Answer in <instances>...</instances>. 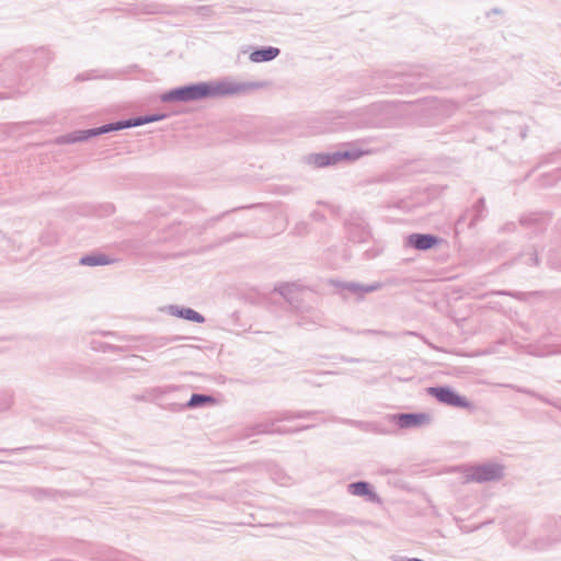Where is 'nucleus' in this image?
<instances>
[{"label": "nucleus", "mask_w": 561, "mask_h": 561, "mask_svg": "<svg viewBox=\"0 0 561 561\" xmlns=\"http://www.w3.org/2000/svg\"><path fill=\"white\" fill-rule=\"evenodd\" d=\"M10 404H11V401H10V400H8V401L5 402V404H4L3 407H1V409H2V410H7V409H9Z\"/></svg>", "instance_id": "e433bc0d"}, {"label": "nucleus", "mask_w": 561, "mask_h": 561, "mask_svg": "<svg viewBox=\"0 0 561 561\" xmlns=\"http://www.w3.org/2000/svg\"><path fill=\"white\" fill-rule=\"evenodd\" d=\"M400 561H424V560L419 559V558H402Z\"/></svg>", "instance_id": "f704fd0d"}, {"label": "nucleus", "mask_w": 561, "mask_h": 561, "mask_svg": "<svg viewBox=\"0 0 561 561\" xmlns=\"http://www.w3.org/2000/svg\"><path fill=\"white\" fill-rule=\"evenodd\" d=\"M180 339H181L180 336H174V337H171V339H167V340H165V342H164V344L170 343V342H173V341H178V340H180Z\"/></svg>", "instance_id": "c9c22d12"}, {"label": "nucleus", "mask_w": 561, "mask_h": 561, "mask_svg": "<svg viewBox=\"0 0 561 561\" xmlns=\"http://www.w3.org/2000/svg\"><path fill=\"white\" fill-rule=\"evenodd\" d=\"M146 116L148 123L159 122L168 117L164 113L148 114Z\"/></svg>", "instance_id": "5701e85b"}, {"label": "nucleus", "mask_w": 561, "mask_h": 561, "mask_svg": "<svg viewBox=\"0 0 561 561\" xmlns=\"http://www.w3.org/2000/svg\"><path fill=\"white\" fill-rule=\"evenodd\" d=\"M50 493H51V491H49V490H44V489H35V490L33 491V495H34L35 497H37V499H38V497H41L42 495H47V494H50Z\"/></svg>", "instance_id": "cd10ccee"}, {"label": "nucleus", "mask_w": 561, "mask_h": 561, "mask_svg": "<svg viewBox=\"0 0 561 561\" xmlns=\"http://www.w3.org/2000/svg\"><path fill=\"white\" fill-rule=\"evenodd\" d=\"M230 211H231V210H228V211L222 213L220 216H218V217L216 218V220L221 219L224 216H226V215H227L228 213H230Z\"/></svg>", "instance_id": "4c0bfd02"}, {"label": "nucleus", "mask_w": 561, "mask_h": 561, "mask_svg": "<svg viewBox=\"0 0 561 561\" xmlns=\"http://www.w3.org/2000/svg\"><path fill=\"white\" fill-rule=\"evenodd\" d=\"M340 286L343 290H347L348 293L356 296L357 299H363L366 294L377 291L382 288L381 283L363 285V284L354 283V282H345V283H342Z\"/></svg>", "instance_id": "f8f14e48"}, {"label": "nucleus", "mask_w": 561, "mask_h": 561, "mask_svg": "<svg viewBox=\"0 0 561 561\" xmlns=\"http://www.w3.org/2000/svg\"><path fill=\"white\" fill-rule=\"evenodd\" d=\"M442 242V239L432 233H411L405 238V245L419 251H427Z\"/></svg>", "instance_id": "6e6552de"}, {"label": "nucleus", "mask_w": 561, "mask_h": 561, "mask_svg": "<svg viewBox=\"0 0 561 561\" xmlns=\"http://www.w3.org/2000/svg\"><path fill=\"white\" fill-rule=\"evenodd\" d=\"M534 219L528 215V218H527V221H528V225L530 224V221H533Z\"/></svg>", "instance_id": "37998d69"}, {"label": "nucleus", "mask_w": 561, "mask_h": 561, "mask_svg": "<svg viewBox=\"0 0 561 561\" xmlns=\"http://www.w3.org/2000/svg\"><path fill=\"white\" fill-rule=\"evenodd\" d=\"M114 260L108 257L107 255L99 252H93L90 254H85L80 257L79 263L80 265L84 266H101V265H107L113 263Z\"/></svg>", "instance_id": "dca6fc26"}, {"label": "nucleus", "mask_w": 561, "mask_h": 561, "mask_svg": "<svg viewBox=\"0 0 561 561\" xmlns=\"http://www.w3.org/2000/svg\"><path fill=\"white\" fill-rule=\"evenodd\" d=\"M316 414H317V412H314V411H298L297 419H310Z\"/></svg>", "instance_id": "a878e982"}, {"label": "nucleus", "mask_w": 561, "mask_h": 561, "mask_svg": "<svg viewBox=\"0 0 561 561\" xmlns=\"http://www.w3.org/2000/svg\"><path fill=\"white\" fill-rule=\"evenodd\" d=\"M520 136H522L523 138H524V137H526V131L520 130Z\"/></svg>", "instance_id": "79ce46f5"}, {"label": "nucleus", "mask_w": 561, "mask_h": 561, "mask_svg": "<svg viewBox=\"0 0 561 561\" xmlns=\"http://www.w3.org/2000/svg\"><path fill=\"white\" fill-rule=\"evenodd\" d=\"M367 152L358 148L341 149L334 152L311 153L306 157V162L316 168L334 165L341 161H355Z\"/></svg>", "instance_id": "7ed1b4c3"}, {"label": "nucleus", "mask_w": 561, "mask_h": 561, "mask_svg": "<svg viewBox=\"0 0 561 561\" xmlns=\"http://www.w3.org/2000/svg\"><path fill=\"white\" fill-rule=\"evenodd\" d=\"M298 290L299 288L296 283H284L275 288V291L284 297L286 301L294 308H298Z\"/></svg>", "instance_id": "4468645a"}, {"label": "nucleus", "mask_w": 561, "mask_h": 561, "mask_svg": "<svg viewBox=\"0 0 561 561\" xmlns=\"http://www.w3.org/2000/svg\"><path fill=\"white\" fill-rule=\"evenodd\" d=\"M237 209H242V206H239V208H234V209H232L231 211H234V210H237Z\"/></svg>", "instance_id": "c03bdc74"}, {"label": "nucleus", "mask_w": 561, "mask_h": 561, "mask_svg": "<svg viewBox=\"0 0 561 561\" xmlns=\"http://www.w3.org/2000/svg\"><path fill=\"white\" fill-rule=\"evenodd\" d=\"M264 82H231L227 80L201 81L171 89L161 95V101L195 102L207 99L224 98L263 88Z\"/></svg>", "instance_id": "f257e3e1"}, {"label": "nucleus", "mask_w": 561, "mask_h": 561, "mask_svg": "<svg viewBox=\"0 0 561 561\" xmlns=\"http://www.w3.org/2000/svg\"><path fill=\"white\" fill-rule=\"evenodd\" d=\"M484 208H485V201H484V198L481 197L474 204V210H476L477 214L471 219L470 226H472L476 221L481 219L482 213H483Z\"/></svg>", "instance_id": "6ab92c4d"}, {"label": "nucleus", "mask_w": 561, "mask_h": 561, "mask_svg": "<svg viewBox=\"0 0 561 561\" xmlns=\"http://www.w3.org/2000/svg\"><path fill=\"white\" fill-rule=\"evenodd\" d=\"M242 234H237V233H233L231 236H228V237H225L221 241V243H227V242H230L231 240H233L234 238L237 237H241Z\"/></svg>", "instance_id": "7c9ffc66"}, {"label": "nucleus", "mask_w": 561, "mask_h": 561, "mask_svg": "<svg viewBox=\"0 0 561 561\" xmlns=\"http://www.w3.org/2000/svg\"><path fill=\"white\" fill-rule=\"evenodd\" d=\"M392 422L400 428H414L430 424L432 416L424 412L397 413L391 416Z\"/></svg>", "instance_id": "0eeeda50"}, {"label": "nucleus", "mask_w": 561, "mask_h": 561, "mask_svg": "<svg viewBox=\"0 0 561 561\" xmlns=\"http://www.w3.org/2000/svg\"><path fill=\"white\" fill-rule=\"evenodd\" d=\"M560 409H561V407H560Z\"/></svg>", "instance_id": "a18cd8bd"}, {"label": "nucleus", "mask_w": 561, "mask_h": 561, "mask_svg": "<svg viewBox=\"0 0 561 561\" xmlns=\"http://www.w3.org/2000/svg\"><path fill=\"white\" fill-rule=\"evenodd\" d=\"M549 353H561V348H553L552 351H550Z\"/></svg>", "instance_id": "58836bf2"}, {"label": "nucleus", "mask_w": 561, "mask_h": 561, "mask_svg": "<svg viewBox=\"0 0 561 561\" xmlns=\"http://www.w3.org/2000/svg\"><path fill=\"white\" fill-rule=\"evenodd\" d=\"M492 12H493L494 14H497V13H500V10H499V9H493V10H492Z\"/></svg>", "instance_id": "a19ab883"}, {"label": "nucleus", "mask_w": 561, "mask_h": 561, "mask_svg": "<svg viewBox=\"0 0 561 561\" xmlns=\"http://www.w3.org/2000/svg\"><path fill=\"white\" fill-rule=\"evenodd\" d=\"M357 333L358 334L380 335V336H387V337H390L392 335L390 332L382 331V330H373V329H367V330L358 331Z\"/></svg>", "instance_id": "412c9836"}, {"label": "nucleus", "mask_w": 561, "mask_h": 561, "mask_svg": "<svg viewBox=\"0 0 561 561\" xmlns=\"http://www.w3.org/2000/svg\"><path fill=\"white\" fill-rule=\"evenodd\" d=\"M311 427H313V425H302V426H299L296 428L276 427L274 430V434H277V435L294 434V433H298L300 431L309 430Z\"/></svg>", "instance_id": "a211bd4d"}, {"label": "nucleus", "mask_w": 561, "mask_h": 561, "mask_svg": "<svg viewBox=\"0 0 561 561\" xmlns=\"http://www.w3.org/2000/svg\"><path fill=\"white\" fill-rule=\"evenodd\" d=\"M533 262H534L535 265L538 264V256L537 255L533 259Z\"/></svg>", "instance_id": "ea45409f"}, {"label": "nucleus", "mask_w": 561, "mask_h": 561, "mask_svg": "<svg viewBox=\"0 0 561 561\" xmlns=\"http://www.w3.org/2000/svg\"><path fill=\"white\" fill-rule=\"evenodd\" d=\"M276 424L275 417L268 419L262 422H257L254 425L248 427L244 434L245 437H250L252 435H261V434H274V427Z\"/></svg>", "instance_id": "2eb2a0df"}, {"label": "nucleus", "mask_w": 561, "mask_h": 561, "mask_svg": "<svg viewBox=\"0 0 561 561\" xmlns=\"http://www.w3.org/2000/svg\"><path fill=\"white\" fill-rule=\"evenodd\" d=\"M294 419H297V412H293V411L277 412L275 415L276 423L283 422V421H291Z\"/></svg>", "instance_id": "aec40b11"}, {"label": "nucleus", "mask_w": 561, "mask_h": 561, "mask_svg": "<svg viewBox=\"0 0 561 561\" xmlns=\"http://www.w3.org/2000/svg\"><path fill=\"white\" fill-rule=\"evenodd\" d=\"M107 133H112V128L108 124H104L99 127L90 128V129H82V130H75L72 133H69L67 135H64L57 139L58 144H75V142H83L88 141L89 139L101 136Z\"/></svg>", "instance_id": "423d86ee"}, {"label": "nucleus", "mask_w": 561, "mask_h": 561, "mask_svg": "<svg viewBox=\"0 0 561 561\" xmlns=\"http://www.w3.org/2000/svg\"><path fill=\"white\" fill-rule=\"evenodd\" d=\"M145 124H148L147 116L140 115V116L131 117L128 119H122V121H116V122L110 123V126L112 128V131H117V130H122L125 128L141 126Z\"/></svg>", "instance_id": "f3484780"}, {"label": "nucleus", "mask_w": 561, "mask_h": 561, "mask_svg": "<svg viewBox=\"0 0 561 561\" xmlns=\"http://www.w3.org/2000/svg\"><path fill=\"white\" fill-rule=\"evenodd\" d=\"M426 392L439 403L448 407L466 409L469 411L474 408L472 402H470L465 396L459 394L449 386L428 387Z\"/></svg>", "instance_id": "20e7f679"}, {"label": "nucleus", "mask_w": 561, "mask_h": 561, "mask_svg": "<svg viewBox=\"0 0 561 561\" xmlns=\"http://www.w3.org/2000/svg\"><path fill=\"white\" fill-rule=\"evenodd\" d=\"M142 13H146V14H154V13H158V5L156 4H149V5H146L142 11Z\"/></svg>", "instance_id": "bb28decb"}, {"label": "nucleus", "mask_w": 561, "mask_h": 561, "mask_svg": "<svg viewBox=\"0 0 561 561\" xmlns=\"http://www.w3.org/2000/svg\"><path fill=\"white\" fill-rule=\"evenodd\" d=\"M339 523L344 524V525H352L354 523V518L345 517V518L341 519Z\"/></svg>", "instance_id": "2f4dec72"}, {"label": "nucleus", "mask_w": 561, "mask_h": 561, "mask_svg": "<svg viewBox=\"0 0 561 561\" xmlns=\"http://www.w3.org/2000/svg\"><path fill=\"white\" fill-rule=\"evenodd\" d=\"M94 71H89V72H84V73H79L77 77H76V81L80 82V81H87V80H91V79H94V78H98V76H94L93 75Z\"/></svg>", "instance_id": "393cba45"}, {"label": "nucleus", "mask_w": 561, "mask_h": 561, "mask_svg": "<svg viewBox=\"0 0 561 561\" xmlns=\"http://www.w3.org/2000/svg\"><path fill=\"white\" fill-rule=\"evenodd\" d=\"M168 313L195 323H204L205 317L192 308L170 305L167 307Z\"/></svg>", "instance_id": "9b49d317"}, {"label": "nucleus", "mask_w": 561, "mask_h": 561, "mask_svg": "<svg viewBox=\"0 0 561 561\" xmlns=\"http://www.w3.org/2000/svg\"><path fill=\"white\" fill-rule=\"evenodd\" d=\"M211 11V8L208 7V5H202L198 8V12L202 14V15H208Z\"/></svg>", "instance_id": "c85d7f7f"}, {"label": "nucleus", "mask_w": 561, "mask_h": 561, "mask_svg": "<svg viewBox=\"0 0 561 561\" xmlns=\"http://www.w3.org/2000/svg\"><path fill=\"white\" fill-rule=\"evenodd\" d=\"M347 491L355 496L365 497L366 501L381 504V497L376 493L373 485L367 481H355L347 485Z\"/></svg>", "instance_id": "1a4fd4ad"}, {"label": "nucleus", "mask_w": 561, "mask_h": 561, "mask_svg": "<svg viewBox=\"0 0 561 561\" xmlns=\"http://www.w3.org/2000/svg\"><path fill=\"white\" fill-rule=\"evenodd\" d=\"M216 402V399L213 396L205 394V393H193L188 401L185 403H173L171 404L170 410L178 412L183 411L185 409H196L206 407L208 404H214Z\"/></svg>", "instance_id": "9d476101"}, {"label": "nucleus", "mask_w": 561, "mask_h": 561, "mask_svg": "<svg viewBox=\"0 0 561 561\" xmlns=\"http://www.w3.org/2000/svg\"><path fill=\"white\" fill-rule=\"evenodd\" d=\"M280 54V49L273 46H261L250 54V60L253 62H267L275 59Z\"/></svg>", "instance_id": "ddd939ff"}, {"label": "nucleus", "mask_w": 561, "mask_h": 561, "mask_svg": "<svg viewBox=\"0 0 561 561\" xmlns=\"http://www.w3.org/2000/svg\"><path fill=\"white\" fill-rule=\"evenodd\" d=\"M41 57H45L47 62L53 60V56L50 55V51L45 48H41L36 51V58L39 59Z\"/></svg>", "instance_id": "b1692460"}, {"label": "nucleus", "mask_w": 561, "mask_h": 561, "mask_svg": "<svg viewBox=\"0 0 561 561\" xmlns=\"http://www.w3.org/2000/svg\"><path fill=\"white\" fill-rule=\"evenodd\" d=\"M341 359L345 363H359L362 362V359L359 358H354V357H346V356H342Z\"/></svg>", "instance_id": "c756f323"}, {"label": "nucleus", "mask_w": 561, "mask_h": 561, "mask_svg": "<svg viewBox=\"0 0 561 561\" xmlns=\"http://www.w3.org/2000/svg\"><path fill=\"white\" fill-rule=\"evenodd\" d=\"M28 447H22V448H15V449H10V453H18V451H21V450H24V449H27ZM2 451H9V449H3Z\"/></svg>", "instance_id": "72a5a7b5"}, {"label": "nucleus", "mask_w": 561, "mask_h": 561, "mask_svg": "<svg viewBox=\"0 0 561 561\" xmlns=\"http://www.w3.org/2000/svg\"><path fill=\"white\" fill-rule=\"evenodd\" d=\"M368 236H369V232L366 231V230H363L362 234H360V238H359V241H366Z\"/></svg>", "instance_id": "473e14b6"}, {"label": "nucleus", "mask_w": 561, "mask_h": 561, "mask_svg": "<svg viewBox=\"0 0 561 561\" xmlns=\"http://www.w3.org/2000/svg\"><path fill=\"white\" fill-rule=\"evenodd\" d=\"M175 389H176V387H173V386L164 387V388H162V387H157V388H153V389L151 390V392H152V396H154L156 398H158V397H160V396H162V394H165V393H168V392H170V391H173V390H175Z\"/></svg>", "instance_id": "4be33fe9"}, {"label": "nucleus", "mask_w": 561, "mask_h": 561, "mask_svg": "<svg viewBox=\"0 0 561 561\" xmlns=\"http://www.w3.org/2000/svg\"><path fill=\"white\" fill-rule=\"evenodd\" d=\"M424 73L420 67H401L399 70L377 71L373 76V89H386L394 93L413 92L424 82Z\"/></svg>", "instance_id": "f03ea898"}, {"label": "nucleus", "mask_w": 561, "mask_h": 561, "mask_svg": "<svg viewBox=\"0 0 561 561\" xmlns=\"http://www.w3.org/2000/svg\"><path fill=\"white\" fill-rule=\"evenodd\" d=\"M503 466L499 463L486 462L477 465L470 469L467 479L478 483L497 481L503 477Z\"/></svg>", "instance_id": "39448f33"}]
</instances>
